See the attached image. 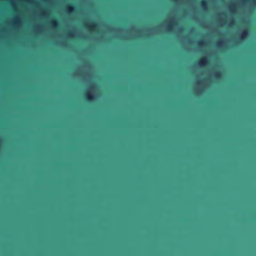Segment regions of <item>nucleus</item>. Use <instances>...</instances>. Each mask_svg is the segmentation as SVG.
Masks as SVG:
<instances>
[{
    "instance_id": "9",
    "label": "nucleus",
    "mask_w": 256,
    "mask_h": 256,
    "mask_svg": "<svg viewBox=\"0 0 256 256\" xmlns=\"http://www.w3.org/2000/svg\"><path fill=\"white\" fill-rule=\"evenodd\" d=\"M214 76L217 78H219L221 76V73L219 71L216 72L214 74Z\"/></svg>"
},
{
    "instance_id": "2",
    "label": "nucleus",
    "mask_w": 256,
    "mask_h": 256,
    "mask_svg": "<svg viewBox=\"0 0 256 256\" xmlns=\"http://www.w3.org/2000/svg\"><path fill=\"white\" fill-rule=\"evenodd\" d=\"M86 26L93 30L98 26V25L95 22L93 21H90L86 24Z\"/></svg>"
},
{
    "instance_id": "11",
    "label": "nucleus",
    "mask_w": 256,
    "mask_h": 256,
    "mask_svg": "<svg viewBox=\"0 0 256 256\" xmlns=\"http://www.w3.org/2000/svg\"><path fill=\"white\" fill-rule=\"evenodd\" d=\"M230 8H232V10H234V4H232L230 6Z\"/></svg>"
},
{
    "instance_id": "1",
    "label": "nucleus",
    "mask_w": 256,
    "mask_h": 256,
    "mask_svg": "<svg viewBox=\"0 0 256 256\" xmlns=\"http://www.w3.org/2000/svg\"><path fill=\"white\" fill-rule=\"evenodd\" d=\"M85 99L88 102H92L94 98L90 91L86 92L84 94Z\"/></svg>"
},
{
    "instance_id": "5",
    "label": "nucleus",
    "mask_w": 256,
    "mask_h": 256,
    "mask_svg": "<svg viewBox=\"0 0 256 256\" xmlns=\"http://www.w3.org/2000/svg\"><path fill=\"white\" fill-rule=\"evenodd\" d=\"M200 6L204 10H207L208 4L206 0H200Z\"/></svg>"
},
{
    "instance_id": "4",
    "label": "nucleus",
    "mask_w": 256,
    "mask_h": 256,
    "mask_svg": "<svg viewBox=\"0 0 256 256\" xmlns=\"http://www.w3.org/2000/svg\"><path fill=\"white\" fill-rule=\"evenodd\" d=\"M248 35V32L247 29L244 30L240 34V39L244 40L246 38Z\"/></svg>"
},
{
    "instance_id": "7",
    "label": "nucleus",
    "mask_w": 256,
    "mask_h": 256,
    "mask_svg": "<svg viewBox=\"0 0 256 256\" xmlns=\"http://www.w3.org/2000/svg\"><path fill=\"white\" fill-rule=\"evenodd\" d=\"M176 24V23L174 21H171L170 22L168 23L167 24V26L168 28H172Z\"/></svg>"
},
{
    "instance_id": "8",
    "label": "nucleus",
    "mask_w": 256,
    "mask_h": 256,
    "mask_svg": "<svg viewBox=\"0 0 256 256\" xmlns=\"http://www.w3.org/2000/svg\"><path fill=\"white\" fill-rule=\"evenodd\" d=\"M50 23L52 26L53 27L55 28L58 26V22L55 20H52Z\"/></svg>"
},
{
    "instance_id": "16",
    "label": "nucleus",
    "mask_w": 256,
    "mask_h": 256,
    "mask_svg": "<svg viewBox=\"0 0 256 256\" xmlns=\"http://www.w3.org/2000/svg\"><path fill=\"white\" fill-rule=\"evenodd\" d=\"M255 2H256V1Z\"/></svg>"
},
{
    "instance_id": "13",
    "label": "nucleus",
    "mask_w": 256,
    "mask_h": 256,
    "mask_svg": "<svg viewBox=\"0 0 256 256\" xmlns=\"http://www.w3.org/2000/svg\"><path fill=\"white\" fill-rule=\"evenodd\" d=\"M68 35L70 36V37H72V32H69L68 34Z\"/></svg>"
},
{
    "instance_id": "15",
    "label": "nucleus",
    "mask_w": 256,
    "mask_h": 256,
    "mask_svg": "<svg viewBox=\"0 0 256 256\" xmlns=\"http://www.w3.org/2000/svg\"><path fill=\"white\" fill-rule=\"evenodd\" d=\"M180 31H182V30H184V28H180Z\"/></svg>"
},
{
    "instance_id": "10",
    "label": "nucleus",
    "mask_w": 256,
    "mask_h": 256,
    "mask_svg": "<svg viewBox=\"0 0 256 256\" xmlns=\"http://www.w3.org/2000/svg\"><path fill=\"white\" fill-rule=\"evenodd\" d=\"M222 44V41L218 42L216 44L218 46H220Z\"/></svg>"
},
{
    "instance_id": "3",
    "label": "nucleus",
    "mask_w": 256,
    "mask_h": 256,
    "mask_svg": "<svg viewBox=\"0 0 256 256\" xmlns=\"http://www.w3.org/2000/svg\"><path fill=\"white\" fill-rule=\"evenodd\" d=\"M208 64V60L206 58H202L198 62V64L200 66H203Z\"/></svg>"
},
{
    "instance_id": "12",
    "label": "nucleus",
    "mask_w": 256,
    "mask_h": 256,
    "mask_svg": "<svg viewBox=\"0 0 256 256\" xmlns=\"http://www.w3.org/2000/svg\"><path fill=\"white\" fill-rule=\"evenodd\" d=\"M198 43L199 45H203L204 44V42L203 41H200V42H199Z\"/></svg>"
},
{
    "instance_id": "14",
    "label": "nucleus",
    "mask_w": 256,
    "mask_h": 256,
    "mask_svg": "<svg viewBox=\"0 0 256 256\" xmlns=\"http://www.w3.org/2000/svg\"><path fill=\"white\" fill-rule=\"evenodd\" d=\"M245 1H248V0H241L242 2H244Z\"/></svg>"
},
{
    "instance_id": "6",
    "label": "nucleus",
    "mask_w": 256,
    "mask_h": 256,
    "mask_svg": "<svg viewBox=\"0 0 256 256\" xmlns=\"http://www.w3.org/2000/svg\"><path fill=\"white\" fill-rule=\"evenodd\" d=\"M66 9V11L68 13H72L74 11V6L71 5L67 6Z\"/></svg>"
}]
</instances>
